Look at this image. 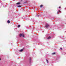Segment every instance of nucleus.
<instances>
[{"label": "nucleus", "instance_id": "obj_14", "mask_svg": "<svg viewBox=\"0 0 66 66\" xmlns=\"http://www.w3.org/2000/svg\"><path fill=\"white\" fill-rule=\"evenodd\" d=\"M30 62L31 61V58L30 59Z\"/></svg>", "mask_w": 66, "mask_h": 66}, {"label": "nucleus", "instance_id": "obj_5", "mask_svg": "<svg viewBox=\"0 0 66 66\" xmlns=\"http://www.w3.org/2000/svg\"><path fill=\"white\" fill-rule=\"evenodd\" d=\"M51 38V37H49L47 38V39H50Z\"/></svg>", "mask_w": 66, "mask_h": 66}, {"label": "nucleus", "instance_id": "obj_9", "mask_svg": "<svg viewBox=\"0 0 66 66\" xmlns=\"http://www.w3.org/2000/svg\"><path fill=\"white\" fill-rule=\"evenodd\" d=\"M40 7H43V5H41L40 6Z\"/></svg>", "mask_w": 66, "mask_h": 66}, {"label": "nucleus", "instance_id": "obj_13", "mask_svg": "<svg viewBox=\"0 0 66 66\" xmlns=\"http://www.w3.org/2000/svg\"><path fill=\"white\" fill-rule=\"evenodd\" d=\"M61 6H60V7H59V8H61Z\"/></svg>", "mask_w": 66, "mask_h": 66}, {"label": "nucleus", "instance_id": "obj_8", "mask_svg": "<svg viewBox=\"0 0 66 66\" xmlns=\"http://www.w3.org/2000/svg\"><path fill=\"white\" fill-rule=\"evenodd\" d=\"M46 61L47 62V63H48L49 62H48V60H47V59L46 60Z\"/></svg>", "mask_w": 66, "mask_h": 66}, {"label": "nucleus", "instance_id": "obj_4", "mask_svg": "<svg viewBox=\"0 0 66 66\" xmlns=\"http://www.w3.org/2000/svg\"><path fill=\"white\" fill-rule=\"evenodd\" d=\"M7 23H10V22L9 20H8L7 21Z\"/></svg>", "mask_w": 66, "mask_h": 66}, {"label": "nucleus", "instance_id": "obj_7", "mask_svg": "<svg viewBox=\"0 0 66 66\" xmlns=\"http://www.w3.org/2000/svg\"><path fill=\"white\" fill-rule=\"evenodd\" d=\"M52 54L53 55L55 54V53H52Z\"/></svg>", "mask_w": 66, "mask_h": 66}, {"label": "nucleus", "instance_id": "obj_16", "mask_svg": "<svg viewBox=\"0 0 66 66\" xmlns=\"http://www.w3.org/2000/svg\"><path fill=\"white\" fill-rule=\"evenodd\" d=\"M0 61H1V59L0 58Z\"/></svg>", "mask_w": 66, "mask_h": 66}, {"label": "nucleus", "instance_id": "obj_15", "mask_svg": "<svg viewBox=\"0 0 66 66\" xmlns=\"http://www.w3.org/2000/svg\"><path fill=\"white\" fill-rule=\"evenodd\" d=\"M60 49H61V50H62V48H60Z\"/></svg>", "mask_w": 66, "mask_h": 66}, {"label": "nucleus", "instance_id": "obj_2", "mask_svg": "<svg viewBox=\"0 0 66 66\" xmlns=\"http://www.w3.org/2000/svg\"><path fill=\"white\" fill-rule=\"evenodd\" d=\"M45 27L46 28H48V27H49V25L48 24H47L46 25Z\"/></svg>", "mask_w": 66, "mask_h": 66}, {"label": "nucleus", "instance_id": "obj_12", "mask_svg": "<svg viewBox=\"0 0 66 66\" xmlns=\"http://www.w3.org/2000/svg\"><path fill=\"white\" fill-rule=\"evenodd\" d=\"M20 4V3H16V4Z\"/></svg>", "mask_w": 66, "mask_h": 66}, {"label": "nucleus", "instance_id": "obj_1", "mask_svg": "<svg viewBox=\"0 0 66 66\" xmlns=\"http://www.w3.org/2000/svg\"><path fill=\"white\" fill-rule=\"evenodd\" d=\"M20 37H21L22 36L23 37H24V34H20Z\"/></svg>", "mask_w": 66, "mask_h": 66}, {"label": "nucleus", "instance_id": "obj_11", "mask_svg": "<svg viewBox=\"0 0 66 66\" xmlns=\"http://www.w3.org/2000/svg\"><path fill=\"white\" fill-rule=\"evenodd\" d=\"M18 6V7H21V6Z\"/></svg>", "mask_w": 66, "mask_h": 66}, {"label": "nucleus", "instance_id": "obj_10", "mask_svg": "<svg viewBox=\"0 0 66 66\" xmlns=\"http://www.w3.org/2000/svg\"><path fill=\"white\" fill-rule=\"evenodd\" d=\"M20 27V25H18V28H19Z\"/></svg>", "mask_w": 66, "mask_h": 66}, {"label": "nucleus", "instance_id": "obj_6", "mask_svg": "<svg viewBox=\"0 0 66 66\" xmlns=\"http://www.w3.org/2000/svg\"><path fill=\"white\" fill-rule=\"evenodd\" d=\"M59 12H61V11L59 10L57 12V14H58V13H59Z\"/></svg>", "mask_w": 66, "mask_h": 66}, {"label": "nucleus", "instance_id": "obj_3", "mask_svg": "<svg viewBox=\"0 0 66 66\" xmlns=\"http://www.w3.org/2000/svg\"><path fill=\"white\" fill-rule=\"evenodd\" d=\"M23 49H21V50H20L19 51L20 52H22V51H23Z\"/></svg>", "mask_w": 66, "mask_h": 66}]
</instances>
